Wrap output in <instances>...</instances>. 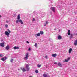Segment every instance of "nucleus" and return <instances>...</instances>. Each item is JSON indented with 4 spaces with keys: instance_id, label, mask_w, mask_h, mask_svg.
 Segmentation results:
<instances>
[{
    "instance_id": "obj_13",
    "label": "nucleus",
    "mask_w": 77,
    "mask_h": 77,
    "mask_svg": "<svg viewBox=\"0 0 77 77\" xmlns=\"http://www.w3.org/2000/svg\"><path fill=\"white\" fill-rule=\"evenodd\" d=\"M58 66H59L60 67H62V64L60 62H58Z\"/></svg>"
},
{
    "instance_id": "obj_35",
    "label": "nucleus",
    "mask_w": 77,
    "mask_h": 77,
    "mask_svg": "<svg viewBox=\"0 0 77 77\" xmlns=\"http://www.w3.org/2000/svg\"><path fill=\"white\" fill-rule=\"evenodd\" d=\"M6 23H9V21H8V20H6Z\"/></svg>"
},
{
    "instance_id": "obj_42",
    "label": "nucleus",
    "mask_w": 77,
    "mask_h": 77,
    "mask_svg": "<svg viewBox=\"0 0 77 77\" xmlns=\"http://www.w3.org/2000/svg\"><path fill=\"white\" fill-rule=\"evenodd\" d=\"M75 35H77V33H76L75 34Z\"/></svg>"
},
{
    "instance_id": "obj_25",
    "label": "nucleus",
    "mask_w": 77,
    "mask_h": 77,
    "mask_svg": "<svg viewBox=\"0 0 77 77\" xmlns=\"http://www.w3.org/2000/svg\"><path fill=\"white\" fill-rule=\"evenodd\" d=\"M46 24H48V21H46Z\"/></svg>"
},
{
    "instance_id": "obj_19",
    "label": "nucleus",
    "mask_w": 77,
    "mask_h": 77,
    "mask_svg": "<svg viewBox=\"0 0 77 77\" xmlns=\"http://www.w3.org/2000/svg\"><path fill=\"white\" fill-rule=\"evenodd\" d=\"M20 15L19 14L18 16H17V19L18 20H20Z\"/></svg>"
},
{
    "instance_id": "obj_18",
    "label": "nucleus",
    "mask_w": 77,
    "mask_h": 77,
    "mask_svg": "<svg viewBox=\"0 0 77 77\" xmlns=\"http://www.w3.org/2000/svg\"><path fill=\"white\" fill-rule=\"evenodd\" d=\"M74 45H77V40H76L75 41V42L74 43Z\"/></svg>"
},
{
    "instance_id": "obj_1",
    "label": "nucleus",
    "mask_w": 77,
    "mask_h": 77,
    "mask_svg": "<svg viewBox=\"0 0 77 77\" xmlns=\"http://www.w3.org/2000/svg\"><path fill=\"white\" fill-rule=\"evenodd\" d=\"M26 66L25 67V68L26 69V71H29L30 70V68L29 67V66H30V65L29 64H26Z\"/></svg>"
},
{
    "instance_id": "obj_11",
    "label": "nucleus",
    "mask_w": 77,
    "mask_h": 77,
    "mask_svg": "<svg viewBox=\"0 0 77 77\" xmlns=\"http://www.w3.org/2000/svg\"><path fill=\"white\" fill-rule=\"evenodd\" d=\"M35 36L36 37L37 36H40V33H38V34H35Z\"/></svg>"
},
{
    "instance_id": "obj_8",
    "label": "nucleus",
    "mask_w": 77,
    "mask_h": 77,
    "mask_svg": "<svg viewBox=\"0 0 77 77\" xmlns=\"http://www.w3.org/2000/svg\"><path fill=\"white\" fill-rule=\"evenodd\" d=\"M43 76L44 77H50V76L49 75L48 76V75L45 74H43Z\"/></svg>"
},
{
    "instance_id": "obj_36",
    "label": "nucleus",
    "mask_w": 77,
    "mask_h": 77,
    "mask_svg": "<svg viewBox=\"0 0 77 77\" xmlns=\"http://www.w3.org/2000/svg\"><path fill=\"white\" fill-rule=\"evenodd\" d=\"M26 42H27V43L28 44H29V41H26Z\"/></svg>"
},
{
    "instance_id": "obj_33",
    "label": "nucleus",
    "mask_w": 77,
    "mask_h": 77,
    "mask_svg": "<svg viewBox=\"0 0 77 77\" xmlns=\"http://www.w3.org/2000/svg\"><path fill=\"white\" fill-rule=\"evenodd\" d=\"M28 50H29V51H30V50H31V49H30V48H29Z\"/></svg>"
},
{
    "instance_id": "obj_10",
    "label": "nucleus",
    "mask_w": 77,
    "mask_h": 77,
    "mask_svg": "<svg viewBox=\"0 0 77 77\" xmlns=\"http://www.w3.org/2000/svg\"><path fill=\"white\" fill-rule=\"evenodd\" d=\"M73 36H74V35L72 34H71L70 35L69 38H70V39H71V38H73Z\"/></svg>"
},
{
    "instance_id": "obj_27",
    "label": "nucleus",
    "mask_w": 77,
    "mask_h": 77,
    "mask_svg": "<svg viewBox=\"0 0 77 77\" xmlns=\"http://www.w3.org/2000/svg\"><path fill=\"white\" fill-rule=\"evenodd\" d=\"M7 30H8V32H9V33H11V31L10 30H9V29H7Z\"/></svg>"
},
{
    "instance_id": "obj_20",
    "label": "nucleus",
    "mask_w": 77,
    "mask_h": 77,
    "mask_svg": "<svg viewBox=\"0 0 77 77\" xmlns=\"http://www.w3.org/2000/svg\"><path fill=\"white\" fill-rule=\"evenodd\" d=\"M37 45H38V44L35 43L34 45V46L35 47H36V48H38V46H37Z\"/></svg>"
},
{
    "instance_id": "obj_41",
    "label": "nucleus",
    "mask_w": 77,
    "mask_h": 77,
    "mask_svg": "<svg viewBox=\"0 0 77 77\" xmlns=\"http://www.w3.org/2000/svg\"><path fill=\"white\" fill-rule=\"evenodd\" d=\"M46 24H45L44 25V26H46Z\"/></svg>"
},
{
    "instance_id": "obj_40",
    "label": "nucleus",
    "mask_w": 77,
    "mask_h": 77,
    "mask_svg": "<svg viewBox=\"0 0 77 77\" xmlns=\"http://www.w3.org/2000/svg\"><path fill=\"white\" fill-rule=\"evenodd\" d=\"M2 16H1V15H0V18H1Z\"/></svg>"
},
{
    "instance_id": "obj_24",
    "label": "nucleus",
    "mask_w": 77,
    "mask_h": 77,
    "mask_svg": "<svg viewBox=\"0 0 77 77\" xmlns=\"http://www.w3.org/2000/svg\"><path fill=\"white\" fill-rule=\"evenodd\" d=\"M35 72L36 74H38V70H36Z\"/></svg>"
},
{
    "instance_id": "obj_5",
    "label": "nucleus",
    "mask_w": 77,
    "mask_h": 77,
    "mask_svg": "<svg viewBox=\"0 0 77 77\" xmlns=\"http://www.w3.org/2000/svg\"><path fill=\"white\" fill-rule=\"evenodd\" d=\"M0 45L1 47H5V43H0Z\"/></svg>"
},
{
    "instance_id": "obj_9",
    "label": "nucleus",
    "mask_w": 77,
    "mask_h": 77,
    "mask_svg": "<svg viewBox=\"0 0 77 77\" xmlns=\"http://www.w3.org/2000/svg\"><path fill=\"white\" fill-rule=\"evenodd\" d=\"M14 50H18L19 49V47H18L15 46L14 47Z\"/></svg>"
},
{
    "instance_id": "obj_34",
    "label": "nucleus",
    "mask_w": 77,
    "mask_h": 77,
    "mask_svg": "<svg viewBox=\"0 0 77 77\" xmlns=\"http://www.w3.org/2000/svg\"><path fill=\"white\" fill-rule=\"evenodd\" d=\"M32 20H33V21H35V18H33V19H32Z\"/></svg>"
},
{
    "instance_id": "obj_7",
    "label": "nucleus",
    "mask_w": 77,
    "mask_h": 77,
    "mask_svg": "<svg viewBox=\"0 0 77 77\" xmlns=\"http://www.w3.org/2000/svg\"><path fill=\"white\" fill-rule=\"evenodd\" d=\"M21 69L22 70L23 72H25V71H26V69L24 68H23V67L21 68Z\"/></svg>"
},
{
    "instance_id": "obj_26",
    "label": "nucleus",
    "mask_w": 77,
    "mask_h": 77,
    "mask_svg": "<svg viewBox=\"0 0 77 77\" xmlns=\"http://www.w3.org/2000/svg\"><path fill=\"white\" fill-rule=\"evenodd\" d=\"M68 61H69L68 60L65 59V62H68Z\"/></svg>"
},
{
    "instance_id": "obj_29",
    "label": "nucleus",
    "mask_w": 77,
    "mask_h": 77,
    "mask_svg": "<svg viewBox=\"0 0 77 77\" xmlns=\"http://www.w3.org/2000/svg\"><path fill=\"white\" fill-rule=\"evenodd\" d=\"M0 57H3V55L2 54H0Z\"/></svg>"
},
{
    "instance_id": "obj_31",
    "label": "nucleus",
    "mask_w": 77,
    "mask_h": 77,
    "mask_svg": "<svg viewBox=\"0 0 77 77\" xmlns=\"http://www.w3.org/2000/svg\"><path fill=\"white\" fill-rule=\"evenodd\" d=\"M54 64H55V65H56V64H57V62H54Z\"/></svg>"
},
{
    "instance_id": "obj_43",
    "label": "nucleus",
    "mask_w": 77,
    "mask_h": 77,
    "mask_svg": "<svg viewBox=\"0 0 77 77\" xmlns=\"http://www.w3.org/2000/svg\"><path fill=\"white\" fill-rule=\"evenodd\" d=\"M63 62H65V61H64Z\"/></svg>"
},
{
    "instance_id": "obj_12",
    "label": "nucleus",
    "mask_w": 77,
    "mask_h": 77,
    "mask_svg": "<svg viewBox=\"0 0 77 77\" xmlns=\"http://www.w3.org/2000/svg\"><path fill=\"white\" fill-rule=\"evenodd\" d=\"M5 34L6 35H9V33L8 31H5Z\"/></svg>"
},
{
    "instance_id": "obj_2",
    "label": "nucleus",
    "mask_w": 77,
    "mask_h": 77,
    "mask_svg": "<svg viewBox=\"0 0 77 77\" xmlns=\"http://www.w3.org/2000/svg\"><path fill=\"white\" fill-rule=\"evenodd\" d=\"M18 22H20V23H21V24H23V22L22 21V20H17L16 21V23H18Z\"/></svg>"
},
{
    "instance_id": "obj_30",
    "label": "nucleus",
    "mask_w": 77,
    "mask_h": 77,
    "mask_svg": "<svg viewBox=\"0 0 77 77\" xmlns=\"http://www.w3.org/2000/svg\"><path fill=\"white\" fill-rule=\"evenodd\" d=\"M5 26L6 27H8V25L7 24H6Z\"/></svg>"
},
{
    "instance_id": "obj_3",
    "label": "nucleus",
    "mask_w": 77,
    "mask_h": 77,
    "mask_svg": "<svg viewBox=\"0 0 77 77\" xmlns=\"http://www.w3.org/2000/svg\"><path fill=\"white\" fill-rule=\"evenodd\" d=\"M28 57H29V54H28V53H27L26 54V57H24V59H26V60H27Z\"/></svg>"
},
{
    "instance_id": "obj_38",
    "label": "nucleus",
    "mask_w": 77,
    "mask_h": 77,
    "mask_svg": "<svg viewBox=\"0 0 77 77\" xmlns=\"http://www.w3.org/2000/svg\"><path fill=\"white\" fill-rule=\"evenodd\" d=\"M8 37H9V35H7Z\"/></svg>"
},
{
    "instance_id": "obj_15",
    "label": "nucleus",
    "mask_w": 77,
    "mask_h": 77,
    "mask_svg": "<svg viewBox=\"0 0 77 77\" xmlns=\"http://www.w3.org/2000/svg\"><path fill=\"white\" fill-rule=\"evenodd\" d=\"M70 32H71V31H70V30H68V35H70L71 34V33H70Z\"/></svg>"
},
{
    "instance_id": "obj_14",
    "label": "nucleus",
    "mask_w": 77,
    "mask_h": 77,
    "mask_svg": "<svg viewBox=\"0 0 77 77\" xmlns=\"http://www.w3.org/2000/svg\"><path fill=\"white\" fill-rule=\"evenodd\" d=\"M72 49L71 48H70L69 49V53H71V51H72Z\"/></svg>"
},
{
    "instance_id": "obj_28",
    "label": "nucleus",
    "mask_w": 77,
    "mask_h": 77,
    "mask_svg": "<svg viewBox=\"0 0 77 77\" xmlns=\"http://www.w3.org/2000/svg\"><path fill=\"white\" fill-rule=\"evenodd\" d=\"M11 62H13V59H11L10 60Z\"/></svg>"
},
{
    "instance_id": "obj_22",
    "label": "nucleus",
    "mask_w": 77,
    "mask_h": 77,
    "mask_svg": "<svg viewBox=\"0 0 77 77\" xmlns=\"http://www.w3.org/2000/svg\"><path fill=\"white\" fill-rule=\"evenodd\" d=\"M37 66L38 67V68H40V67H41V64H38Z\"/></svg>"
},
{
    "instance_id": "obj_44",
    "label": "nucleus",
    "mask_w": 77,
    "mask_h": 77,
    "mask_svg": "<svg viewBox=\"0 0 77 77\" xmlns=\"http://www.w3.org/2000/svg\"><path fill=\"white\" fill-rule=\"evenodd\" d=\"M5 59H6V57H5Z\"/></svg>"
},
{
    "instance_id": "obj_16",
    "label": "nucleus",
    "mask_w": 77,
    "mask_h": 77,
    "mask_svg": "<svg viewBox=\"0 0 77 77\" xmlns=\"http://www.w3.org/2000/svg\"><path fill=\"white\" fill-rule=\"evenodd\" d=\"M5 49H6V50H8L9 49V45H8L5 48Z\"/></svg>"
},
{
    "instance_id": "obj_4",
    "label": "nucleus",
    "mask_w": 77,
    "mask_h": 77,
    "mask_svg": "<svg viewBox=\"0 0 77 77\" xmlns=\"http://www.w3.org/2000/svg\"><path fill=\"white\" fill-rule=\"evenodd\" d=\"M51 9L54 12H55V8L54 7H51Z\"/></svg>"
},
{
    "instance_id": "obj_45",
    "label": "nucleus",
    "mask_w": 77,
    "mask_h": 77,
    "mask_svg": "<svg viewBox=\"0 0 77 77\" xmlns=\"http://www.w3.org/2000/svg\"><path fill=\"white\" fill-rule=\"evenodd\" d=\"M18 70H20V69H18Z\"/></svg>"
},
{
    "instance_id": "obj_37",
    "label": "nucleus",
    "mask_w": 77,
    "mask_h": 77,
    "mask_svg": "<svg viewBox=\"0 0 77 77\" xmlns=\"http://www.w3.org/2000/svg\"><path fill=\"white\" fill-rule=\"evenodd\" d=\"M47 57H48L47 56H45V57L46 58H47Z\"/></svg>"
},
{
    "instance_id": "obj_21",
    "label": "nucleus",
    "mask_w": 77,
    "mask_h": 77,
    "mask_svg": "<svg viewBox=\"0 0 77 77\" xmlns=\"http://www.w3.org/2000/svg\"><path fill=\"white\" fill-rule=\"evenodd\" d=\"M40 33L41 34V35H43L44 33V32L43 31H40Z\"/></svg>"
},
{
    "instance_id": "obj_32",
    "label": "nucleus",
    "mask_w": 77,
    "mask_h": 77,
    "mask_svg": "<svg viewBox=\"0 0 77 77\" xmlns=\"http://www.w3.org/2000/svg\"><path fill=\"white\" fill-rule=\"evenodd\" d=\"M70 59V58L69 57H68L67 58V60H68L69 61V60Z\"/></svg>"
},
{
    "instance_id": "obj_17",
    "label": "nucleus",
    "mask_w": 77,
    "mask_h": 77,
    "mask_svg": "<svg viewBox=\"0 0 77 77\" xmlns=\"http://www.w3.org/2000/svg\"><path fill=\"white\" fill-rule=\"evenodd\" d=\"M52 56H53V57H56V56H57V54H52Z\"/></svg>"
},
{
    "instance_id": "obj_23",
    "label": "nucleus",
    "mask_w": 77,
    "mask_h": 77,
    "mask_svg": "<svg viewBox=\"0 0 77 77\" xmlns=\"http://www.w3.org/2000/svg\"><path fill=\"white\" fill-rule=\"evenodd\" d=\"M1 60H2V61H3V62H4L5 61V58H2L1 59Z\"/></svg>"
},
{
    "instance_id": "obj_6",
    "label": "nucleus",
    "mask_w": 77,
    "mask_h": 77,
    "mask_svg": "<svg viewBox=\"0 0 77 77\" xmlns=\"http://www.w3.org/2000/svg\"><path fill=\"white\" fill-rule=\"evenodd\" d=\"M58 39L59 40H60V39H62V36H61V35H59L58 37Z\"/></svg>"
},
{
    "instance_id": "obj_39",
    "label": "nucleus",
    "mask_w": 77,
    "mask_h": 77,
    "mask_svg": "<svg viewBox=\"0 0 77 77\" xmlns=\"http://www.w3.org/2000/svg\"><path fill=\"white\" fill-rule=\"evenodd\" d=\"M29 77H33V76H30Z\"/></svg>"
}]
</instances>
